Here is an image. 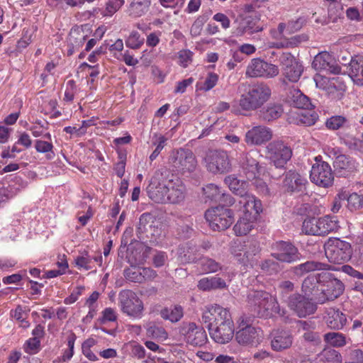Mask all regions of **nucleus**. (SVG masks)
Here are the masks:
<instances>
[{
  "instance_id": "f257e3e1",
  "label": "nucleus",
  "mask_w": 363,
  "mask_h": 363,
  "mask_svg": "<svg viewBox=\"0 0 363 363\" xmlns=\"http://www.w3.org/2000/svg\"><path fill=\"white\" fill-rule=\"evenodd\" d=\"M186 189L183 182L172 174L164 178L156 173L147 187L148 197L155 203L179 204L184 201Z\"/></svg>"
},
{
  "instance_id": "f03ea898",
  "label": "nucleus",
  "mask_w": 363,
  "mask_h": 363,
  "mask_svg": "<svg viewBox=\"0 0 363 363\" xmlns=\"http://www.w3.org/2000/svg\"><path fill=\"white\" fill-rule=\"evenodd\" d=\"M248 309L259 318H271L274 314L284 315L285 311L281 309L277 299L265 291H250L247 295Z\"/></svg>"
},
{
  "instance_id": "7ed1b4c3",
  "label": "nucleus",
  "mask_w": 363,
  "mask_h": 363,
  "mask_svg": "<svg viewBox=\"0 0 363 363\" xmlns=\"http://www.w3.org/2000/svg\"><path fill=\"white\" fill-rule=\"evenodd\" d=\"M272 91L265 83L249 84L240 96L239 106L243 111H250L261 108L270 98Z\"/></svg>"
},
{
  "instance_id": "20e7f679",
  "label": "nucleus",
  "mask_w": 363,
  "mask_h": 363,
  "mask_svg": "<svg viewBox=\"0 0 363 363\" xmlns=\"http://www.w3.org/2000/svg\"><path fill=\"white\" fill-rule=\"evenodd\" d=\"M326 257L331 263L340 264L349 261L352 255L350 242L337 238H330L324 244Z\"/></svg>"
},
{
  "instance_id": "39448f33",
  "label": "nucleus",
  "mask_w": 363,
  "mask_h": 363,
  "mask_svg": "<svg viewBox=\"0 0 363 363\" xmlns=\"http://www.w3.org/2000/svg\"><path fill=\"white\" fill-rule=\"evenodd\" d=\"M205 218L213 230H225L234 221V214L231 209L218 206L208 209L205 213Z\"/></svg>"
},
{
  "instance_id": "423d86ee",
  "label": "nucleus",
  "mask_w": 363,
  "mask_h": 363,
  "mask_svg": "<svg viewBox=\"0 0 363 363\" xmlns=\"http://www.w3.org/2000/svg\"><path fill=\"white\" fill-rule=\"evenodd\" d=\"M169 163L179 173L192 172L195 170L197 161L193 152L189 149L179 148L172 151Z\"/></svg>"
},
{
  "instance_id": "0eeeda50",
  "label": "nucleus",
  "mask_w": 363,
  "mask_h": 363,
  "mask_svg": "<svg viewBox=\"0 0 363 363\" xmlns=\"http://www.w3.org/2000/svg\"><path fill=\"white\" fill-rule=\"evenodd\" d=\"M235 340L240 345L257 346L262 340V331L247 323L242 317L239 319L238 330L235 334Z\"/></svg>"
},
{
  "instance_id": "6e6552de",
  "label": "nucleus",
  "mask_w": 363,
  "mask_h": 363,
  "mask_svg": "<svg viewBox=\"0 0 363 363\" xmlns=\"http://www.w3.org/2000/svg\"><path fill=\"white\" fill-rule=\"evenodd\" d=\"M266 154L276 168H284L291 158V148L282 140H273L266 147Z\"/></svg>"
},
{
  "instance_id": "1a4fd4ad",
  "label": "nucleus",
  "mask_w": 363,
  "mask_h": 363,
  "mask_svg": "<svg viewBox=\"0 0 363 363\" xmlns=\"http://www.w3.org/2000/svg\"><path fill=\"white\" fill-rule=\"evenodd\" d=\"M207 170L213 174H225L230 171L231 164L225 151L212 150L204 157Z\"/></svg>"
},
{
  "instance_id": "9d476101",
  "label": "nucleus",
  "mask_w": 363,
  "mask_h": 363,
  "mask_svg": "<svg viewBox=\"0 0 363 363\" xmlns=\"http://www.w3.org/2000/svg\"><path fill=\"white\" fill-rule=\"evenodd\" d=\"M317 303L300 293L290 294L287 306L299 318H306L317 311Z\"/></svg>"
},
{
  "instance_id": "9b49d317",
  "label": "nucleus",
  "mask_w": 363,
  "mask_h": 363,
  "mask_svg": "<svg viewBox=\"0 0 363 363\" xmlns=\"http://www.w3.org/2000/svg\"><path fill=\"white\" fill-rule=\"evenodd\" d=\"M310 174L311 181L316 185L328 188L333 184L334 176L329 164L321 160L320 156L315 158Z\"/></svg>"
},
{
  "instance_id": "f8f14e48",
  "label": "nucleus",
  "mask_w": 363,
  "mask_h": 363,
  "mask_svg": "<svg viewBox=\"0 0 363 363\" xmlns=\"http://www.w3.org/2000/svg\"><path fill=\"white\" fill-rule=\"evenodd\" d=\"M272 249L274 251L271 254L272 257L281 262L291 264L302 258L298 249L291 242L277 241L273 243Z\"/></svg>"
},
{
  "instance_id": "ddd939ff",
  "label": "nucleus",
  "mask_w": 363,
  "mask_h": 363,
  "mask_svg": "<svg viewBox=\"0 0 363 363\" xmlns=\"http://www.w3.org/2000/svg\"><path fill=\"white\" fill-rule=\"evenodd\" d=\"M320 278L323 289V304L333 301L340 296L344 290V284L329 272H321Z\"/></svg>"
},
{
  "instance_id": "4468645a",
  "label": "nucleus",
  "mask_w": 363,
  "mask_h": 363,
  "mask_svg": "<svg viewBox=\"0 0 363 363\" xmlns=\"http://www.w3.org/2000/svg\"><path fill=\"white\" fill-rule=\"evenodd\" d=\"M202 321L206 328L216 327L228 322L233 321L230 311L218 305L206 306L203 315Z\"/></svg>"
},
{
  "instance_id": "2eb2a0df",
  "label": "nucleus",
  "mask_w": 363,
  "mask_h": 363,
  "mask_svg": "<svg viewBox=\"0 0 363 363\" xmlns=\"http://www.w3.org/2000/svg\"><path fill=\"white\" fill-rule=\"evenodd\" d=\"M119 301L121 310L124 313L134 318L141 316L143 311V303L135 292L131 290L121 291Z\"/></svg>"
},
{
  "instance_id": "dca6fc26",
  "label": "nucleus",
  "mask_w": 363,
  "mask_h": 363,
  "mask_svg": "<svg viewBox=\"0 0 363 363\" xmlns=\"http://www.w3.org/2000/svg\"><path fill=\"white\" fill-rule=\"evenodd\" d=\"M277 65L259 58L252 59L247 67L246 75L250 77L273 78L279 74Z\"/></svg>"
},
{
  "instance_id": "f3484780",
  "label": "nucleus",
  "mask_w": 363,
  "mask_h": 363,
  "mask_svg": "<svg viewBox=\"0 0 363 363\" xmlns=\"http://www.w3.org/2000/svg\"><path fill=\"white\" fill-rule=\"evenodd\" d=\"M320 273L309 275L306 277L301 284L303 294L317 303L323 304V289Z\"/></svg>"
},
{
  "instance_id": "a211bd4d",
  "label": "nucleus",
  "mask_w": 363,
  "mask_h": 363,
  "mask_svg": "<svg viewBox=\"0 0 363 363\" xmlns=\"http://www.w3.org/2000/svg\"><path fill=\"white\" fill-rule=\"evenodd\" d=\"M179 333L184 337L186 343L193 346H203L207 341L206 331L194 323H183Z\"/></svg>"
},
{
  "instance_id": "6ab92c4d",
  "label": "nucleus",
  "mask_w": 363,
  "mask_h": 363,
  "mask_svg": "<svg viewBox=\"0 0 363 363\" xmlns=\"http://www.w3.org/2000/svg\"><path fill=\"white\" fill-rule=\"evenodd\" d=\"M257 156V153L251 151L242 153L239 160L242 172L249 180L255 179L259 175L261 167L256 159Z\"/></svg>"
},
{
  "instance_id": "aec40b11",
  "label": "nucleus",
  "mask_w": 363,
  "mask_h": 363,
  "mask_svg": "<svg viewBox=\"0 0 363 363\" xmlns=\"http://www.w3.org/2000/svg\"><path fill=\"white\" fill-rule=\"evenodd\" d=\"M271 347L273 350L281 352L289 349L293 344L294 337L288 330H273L270 334Z\"/></svg>"
},
{
  "instance_id": "412c9836",
  "label": "nucleus",
  "mask_w": 363,
  "mask_h": 363,
  "mask_svg": "<svg viewBox=\"0 0 363 363\" xmlns=\"http://www.w3.org/2000/svg\"><path fill=\"white\" fill-rule=\"evenodd\" d=\"M262 248L257 240H252L246 242L244 254L240 257V264L245 267H254L260 257Z\"/></svg>"
},
{
  "instance_id": "4be33fe9",
  "label": "nucleus",
  "mask_w": 363,
  "mask_h": 363,
  "mask_svg": "<svg viewBox=\"0 0 363 363\" xmlns=\"http://www.w3.org/2000/svg\"><path fill=\"white\" fill-rule=\"evenodd\" d=\"M272 138L270 128L265 126H255L249 130L245 134V142L250 145H260Z\"/></svg>"
},
{
  "instance_id": "5701e85b",
  "label": "nucleus",
  "mask_w": 363,
  "mask_h": 363,
  "mask_svg": "<svg viewBox=\"0 0 363 363\" xmlns=\"http://www.w3.org/2000/svg\"><path fill=\"white\" fill-rule=\"evenodd\" d=\"M211 338L217 343L225 344L230 342L234 335L233 321L216 325L208 329Z\"/></svg>"
},
{
  "instance_id": "b1692460",
  "label": "nucleus",
  "mask_w": 363,
  "mask_h": 363,
  "mask_svg": "<svg viewBox=\"0 0 363 363\" xmlns=\"http://www.w3.org/2000/svg\"><path fill=\"white\" fill-rule=\"evenodd\" d=\"M307 180L296 171L289 170L285 174L283 186L288 192L301 191Z\"/></svg>"
},
{
  "instance_id": "393cba45",
  "label": "nucleus",
  "mask_w": 363,
  "mask_h": 363,
  "mask_svg": "<svg viewBox=\"0 0 363 363\" xmlns=\"http://www.w3.org/2000/svg\"><path fill=\"white\" fill-rule=\"evenodd\" d=\"M332 57L327 52H322L316 55L312 62V67L316 71L328 70L333 74H339L340 67L331 65Z\"/></svg>"
},
{
  "instance_id": "a878e982",
  "label": "nucleus",
  "mask_w": 363,
  "mask_h": 363,
  "mask_svg": "<svg viewBox=\"0 0 363 363\" xmlns=\"http://www.w3.org/2000/svg\"><path fill=\"white\" fill-rule=\"evenodd\" d=\"M334 172L339 177H346L355 169L354 161L349 156L340 155L333 162Z\"/></svg>"
},
{
  "instance_id": "bb28decb",
  "label": "nucleus",
  "mask_w": 363,
  "mask_h": 363,
  "mask_svg": "<svg viewBox=\"0 0 363 363\" xmlns=\"http://www.w3.org/2000/svg\"><path fill=\"white\" fill-rule=\"evenodd\" d=\"M326 325L333 330H340L347 323L346 315L339 309L330 308L325 317Z\"/></svg>"
},
{
  "instance_id": "cd10ccee",
  "label": "nucleus",
  "mask_w": 363,
  "mask_h": 363,
  "mask_svg": "<svg viewBox=\"0 0 363 363\" xmlns=\"http://www.w3.org/2000/svg\"><path fill=\"white\" fill-rule=\"evenodd\" d=\"M286 101L290 106L301 109H308L312 104L309 98L304 95L299 89H290L286 96Z\"/></svg>"
},
{
  "instance_id": "c85d7f7f",
  "label": "nucleus",
  "mask_w": 363,
  "mask_h": 363,
  "mask_svg": "<svg viewBox=\"0 0 363 363\" xmlns=\"http://www.w3.org/2000/svg\"><path fill=\"white\" fill-rule=\"evenodd\" d=\"M255 216L251 212H245L233 227V230L237 236L246 235L254 228Z\"/></svg>"
},
{
  "instance_id": "c756f323",
  "label": "nucleus",
  "mask_w": 363,
  "mask_h": 363,
  "mask_svg": "<svg viewBox=\"0 0 363 363\" xmlns=\"http://www.w3.org/2000/svg\"><path fill=\"white\" fill-rule=\"evenodd\" d=\"M350 76L354 84L363 86V55H357L351 58Z\"/></svg>"
},
{
  "instance_id": "7c9ffc66",
  "label": "nucleus",
  "mask_w": 363,
  "mask_h": 363,
  "mask_svg": "<svg viewBox=\"0 0 363 363\" xmlns=\"http://www.w3.org/2000/svg\"><path fill=\"white\" fill-rule=\"evenodd\" d=\"M201 255L200 248L191 241L179 249V257L182 262H196L201 259Z\"/></svg>"
},
{
  "instance_id": "2f4dec72",
  "label": "nucleus",
  "mask_w": 363,
  "mask_h": 363,
  "mask_svg": "<svg viewBox=\"0 0 363 363\" xmlns=\"http://www.w3.org/2000/svg\"><path fill=\"white\" fill-rule=\"evenodd\" d=\"M329 265L320 262L307 261L294 267L291 272L298 277H302L306 273L315 270L328 269Z\"/></svg>"
},
{
  "instance_id": "473e14b6",
  "label": "nucleus",
  "mask_w": 363,
  "mask_h": 363,
  "mask_svg": "<svg viewBox=\"0 0 363 363\" xmlns=\"http://www.w3.org/2000/svg\"><path fill=\"white\" fill-rule=\"evenodd\" d=\"M283 113V108L279 104L270 103L259 111V118L267 122L277 120Z\"/></svg>"
},
{
  "instance_id": "72a5a7b5",
  "label": "nucleus",
  "mask_w": 363,
  "mask_h": 363,
  "mask_svg": "<svg viewBox=\"0 0 363 363\" xmlns=\"http://www.w3.org/2000/svg\"><path fill=\"white\" fill-rule=\"evenodd\" d=\"M224 181L235 194L241 197H245L247 195V184L246 182L238 179L234 175L226 177Z\"/></svg>"
},
{
  "instance_id": "f704fd0d",
  "label": "nucleus",
  "mask_w": 363,
  "mask_h": 363,
  "mask_svg": "<svg viewBox=\"0 0 363 363\" xmlns=\"http://www.w3.org/2000/svg\"><path fill=\"white\" fill-rule=\"evenodd\" d=\"M160 315L164 320H168L172 323H177L182 319L184 312L181 306L175 305L161 309Z\"/></svg>"
},
{
  "instance_id": "c9c22d12",
  "label": "nucleus",
  "mask_w": 363,
  "mask_h": 363,
  "mask_svg": "<svg viewBox=\"0 0 363 363\" xmlns=\"http://www.w3.org/2000/svg\"><path fill=\"white\" fill-rule=\"evenodd\" d=\"M151 0H133L128 7L129 16L137 18L143 16L150 6Z\"/></svg>"
},
{
  "instance_id": "e433bc0d",
  "label": "nucleus",
  "mask_w": 363,
  "mask_h": 363,
  "mask_svg": "<svg viewBox=\"0 0 363 363\" xmlns=\"http://www.w3.org/2000/svg\"><path fill=\"white\" fill-rule=\"evenodd\" d=\"M226 286L225 281L220 277L203 278L198 283V287L203 291L214 289H223Z\"/></svg>"
},
{
  "instance_id": "4c0bfd02",
  "label": "nucleus",
  "mask_w": 363,
  "mask_h": 363,
  "mask_svg": "<svg viewBox=\"0 0 363 363\" xmlns=\"http://www.w3.org/2000/svg\"><path fill=\"white\" fill-rule=\"evenodd\" d=\"M154 217L150 213H143L139 218V222L137 225V235L139 239L141 238V235L146 232H149V230L152 231L154 223Z\"/></svg>"
},
{
  "instance_id": "58836bf2",
  "label": "nucleus",
  "mask_w": 363,
  "mask_h": 363,
  "mask_svg": "<svg viewBox=\"0 0 363 363\" xmlns=\"http://www.w3.org/2000/svg\"><path fill=\"white\" fill-rule=\"evenodd\" d=\"M240 28L244 33L248 34H252L262 30V27L259 24V18L257 16L255 18L246 17L240 23Z\"/></svg>"
},
{
  "instance_id": "ea45409f",
  "label": "nucleus",
  "mask_w": 363,
  "mask_h": 363,
  "mask_svg": "<svg viewBox=\"0 0 363 363\" xmlns=\"http://www.w3.org/2000/svg\"><path fill=\"white\" fill-rule=\"evenodd\" d=\"M303 71L302 65L299 62H296L294 65L286 67L283 70V74L289 81L296 82L300 79Z\"/></svg>"
},
{
  "instance_id": "a19ab883",
  "label": "nucleus",
  "mask_w": 363,
  "mask_h": 363,
  "mask_svg": "<svg viewBox=\"0 0 363 363\" xmlns=\"http://www.w3.org/2000/svg\"><path fill=\"white\" fill-rule=\"evenodd\" d=\"M146 335L149 337L160 340H165L168 337V334L164 328L158 326L153 323H150L147 325Z\"/></svg>"
},
{
  "instance_id": "79ce46f5",
  "label": "nucleus",
  "mask_w": 363,
  "mask_h": 363,
  "mask_svg": "<svg viewBox=\"0 0 363 363\" xmlns=\"http://www.w3.org/2000/svg\"><path fill=\"white\" fill-rule=\"evenodd\" d=\"M345 200L347 202V207L350 211H357L363 207V195L357 193L349 194L347 192Z\"/></svg>"
},
{
  "instance_id": "37998d69",
  "label": "nucleus",
  "mask_w": 363,
  "mask_h": 363,
  "mask_svg": "<svg viewBox=\"0 0 363 363\" xmlns=\"http://www.w3.org/2000/svg\"><path fill=\"white\" fill-rule=\"evenodd\" d=\"M318 119V115L313 110L303 109L298 113V123L306 126L314 125Z\"/></svg>"
},
{
  "instance_id": "c03bdc74",
  "label": "nucleus",
  "mask_w": 363,
  "mask_h": 363,
  "mask_svg": "<svg viewBox=\"0 0 363 363\" xmlns=\"http://www.w3.org/2000/svg\"><path fill=\"white\" fill-rule=\"evenodd\" d=\"M324 340L333 347H343L346 345V337L340 333L330 332L325 333Z\"/></svg>"
},
{
  "instance_id": "a18cd8bd",
  "label": "nucleus",
  "mask_w": 363,
  "mask_h": 363,
  "mask_svg": "<svg viewBox=\"0 0 363 363\" xmlns=\"http://www.w3.org/2000/svg\"><path fill=\"white\" fill-rule=\"evenodd\" d=\"M246 201L244 204L245 212H250V210L255 211V217L259 214L260 212L262 211V205L261 201L257 199L254 196L250 195L247 193V195L245 196Z\"/></svg>"
},
{
  "instance_id": "49530a36",
  "label": "nucleus",
  "mask_w": 363,
  "mask_h": 363,
  "mask_svg": "<svg viewBox=\"0 0 363 363\" xmlns=\"http://www.w3.org/2000/svg\"><path fill=\"white\" fill-rule=\"evenodd\" d=\"M200 266L203 272L212 273L222 269L221 264L216 260L204 257L200 259Z\"/></svg>"
},
{
  "instance_id": "de8ad7c7",
  "label": "nucleus",
  "mask_w": 363,
  "mask_h": 363,
  "mask_svg": "<svg viewBox=\"0 0 363 363\" xmlns=\"http://www.w3.org/2000/svg\"><path fill=\"white\" fill-rule=\"evenodd\" d=\"M222 191L219 186L213 184H209L203 188L205 198L215 202L220 199Z\"/></svg>"
},
{
  "instance_id": "09e8293b",
  "label": "nucleus",
  "mask_w": 363,
  "mask_h": 363,
  "mask_svg": "<svg viewBox=\"0 0 363 363\" xmlns=\"http://www.w3.org/2000/svg\"><path fill=\"white\" fill-rule=\"evenodd\" d=\"M294 283L291 281H280L278 285V290L281 300L287 303L289 294L294 291Z\"/></svg>"
},
{
  "instance_id": "8fccbe9b",
  "label": "nucleus",
  "mask_w": 363,
  "mask_h": 363,
  "mask_svg": "<svg viewBox=\"0 0 363 363\" xmlns=\"http://www.w3.org/2000/svg\"><path fill=\"white\" fill-rule=\"evenodd\" d=\"M35 148L38 152L46 153V157L48 160H51L54 157L55 154L52 151L53 145L51 143L42 140H36L35 142Z\"/></svg>"
},
{
  "instance_id": "3c124183",
  "label": "nucleus",
  "mask_w": 363,
  "mask_h": 363,
  "mask_svg": "<svg viewBox=\"0 0 363 363\" xmlns=\"http://www.w3.org/2000/svg\"><path fill=\"white\" fill-rule=\"evenodd\" d=\"M321 360L323 363H342V356L334 349H326L322 353Z\"/></svg>"
},
{
  "instance_id": "603ef678",
  "label": "nucleus",
  "mask_w": 363,
  "mask_h": 363,
  "mask_svg": "<svg viewBox=\"0 0 363 363\" xmlns=\"http://www.w3.org/2000/svg\"><path fill=\"white\" fill-rule=\"evenodd\" d=\"M123 275L125 279L128 281L136 283L143 282L140 267H131L127 268L124 270Z\"/></svg>"
},
{
  "instance_id": "864d4df0",
  "label": "nucleus",
  "mask_w": 363,
  "mask_h": 363,
  "mask_svg": "<svg viewBox=\"0 0 363 363\" xmlns=\"http://www.w3.org/2000/svg\"><path fill=\"white\" fill-rule=\"evenodd\" d=\"M347 120L342 116H333L325 121L327 128L335 130L344 126Z\"/></svg>"
},
{
  "instance_id": "5fc2aeb1",
  "label": "nucleus",
  "mask_w": 363,
  "mask_h": 363,
  "mask_svg": "<svg viewBox=\"0 0 363 363\" xmlns=\"http://www.w3.org/2000/svg\"><path fill=\"white\" fill-rule=\"evenodd\" d=\"M328 94H335L339 92L341 94L345 89V85L340 81L339 77H333L328 82L325 88Z\"/></svg>"
},
{
  "instance_id": "6e6d98bb",
  "label": "nucleus",
  "mask_w": 363,
  "mask_h": 363,
  "mask_svg": "<svg viewBox=\"0 0 363 363\" xmlns=\"http://www.w3.org/2000/svg\"><path fill=\"white\" fill-rule=\"evenodd\" d=\"M320 218L321 222L323 223V229L327 230V235L332 231L337 230L340 228L339 221L335 216H325Z\"/></svg>"
},
{
  "instance_id": "4d7b16f0",
  "label": "nucleus",
  "mask_w": 363,
  "mask_h": 363,
  "mask_svg": "<svg viewBox=\"0 0 363 363\" xmlns=\"http://www.w3.org/2000/svg\"><path fill=\"white\" fill-rule=\"evenodd\" d=\"M20 189L15 186H9L8 187H1L0 188V204L1 203H5L8 201L9 199L13 198L16 196Z\"/></svg>"
},
{
  "instance_id": "13d9d810",
  "label": "nucleus",
  "mask_w": 363,
  "mask_h": 363,
  "mask_svg": "<svg viewBox=\"0 0 363 363\" xmlns=\"http://www.w3.org/2000/svg\"><path fill=\"white\" fill-rule=\"evenodd\" d=\"M144 43V38L137 31H133L125 40L127 47L131 49H138Z\"/></svg>"
},
{
  "instance_id": "bf43d9fd",
  "label": "nucleus",
  "mask_w": 363,
  "mask_h": 363,
  "mask_svg": "<svg viewBox=\"0 0 363 363\" xmlns=\"http://www.w3.org/2000/svg\"><path fill=\"white\" fill-rule=\"evenodd\" d=\"M124 0H109L106 4V9L104 11V16H111L124 4Z\"/></svg>"
},
{
  "instance_id": "052dcab7",
  "label": "nucleus",
  "mask_w": 363,
  "mask_h": 363,
  "mask_svg": "<svg viewBox=\"0 0 363 363\" xmlns=\"http://www.w3.org/2000/svg\"><path fill=\"white\" fill-rule=\"evenodd\" d=\"M246 242H241L239 240L234 241L231 243L230 247V252L236 258L237 261L240 263V257L244 254Z\"/></svg>"
},
{
  "instance_id": "680f3d73",
  "label": "nucleus",
  "mask_w": 363,
  "mask_h": 363,
  "mask_svg": "<svg viewBox=\"0 0 363 363\" xmlns=\"http://www.w3.org/2000/svg\"><path fill=\"white\" fill-rule=\"evenodd\" d=\"M316 225L315 218L305 219L302 225V231L306 235H317L318 228Z\"/></svg>"
},
{
  "instance_id": "e2e57ef3",
  "label": "nucleus",
  "mask_w": 363,
  "mask_h": 363,
  "mask_svg": "<svg viewBox=\"0 0 363 363\" xmlns=\"http://www.w3.org/2000/svg\"><path fill=\"white\" fill-rule=\"evenodd\" d=\"M259 266L262 271L269 274H276L279 270V263L270 259L262 261Z\"/></svg>"
},
{
  "instance_id": "0e129e2a",
  "label": "nucleus",
  "mask_w": 363,
  "mask_h": 363,
  "mask_svg": "<svg viewBox=\"0 0 363 363\" xmlns=\"http://www.w3.org/2000/svg\"><path fill=\"white\" fill-rule=\"evenodd\" d=\"M208 17L206 15L199 16L194 22L191 28V35L198 36L201 34L204 23L207 21Z\"/></svg>"
},
{
  "instance_id": "69168bd1",
  "label": "nucleus",
  "mask_w": 363,
  "mask_h": 363,
  "mask_svg": "<svg viewBox=\"0 0 363 363\" xmlns=\"http://www.w3.org/2000/svg\"><path fill=\"white\" fill-rule=\"evenodd\" d=\"M218 80V75L214 72H208V75L203 82V85L202 86L199 87L197 85V89L201 90H203L205 91L211 90L217 84Z\"/></svg>"
},
{
  "instance_id": "338daca9",
  "label": "nucleus",
  "mask_w": 363,
  "mask_h": 363,
  "mask_svg": "<svg viewBox=\"0 0 363 363\" xmlns=\"http://www.w3.org/2000/svg\"><path fill=\"white\" fill-rule=\"evenodd\" d=\"M308 39V35L306 34L296 35L287 40L285 45L282 44V47L286 48H295L298 46L302 42H306Z\"/></svg>"
},
{
  "instance_id": "774afa93",
  "label": "nucleus",
  "mask_w": 363,
  "mask_h": 363,
  "mask_svg": "<svg viewBox=\"0 0 363 363\" xmlns=\"http://www.w3.org/2000/svg\"><path fill=\"white\" fill-rule=\"evenodd\" d=\"M305 20L303 18H298L295 21H289L287 23V34H291L298 31L303 26Z\"/></svg>"
}]
</instances>
